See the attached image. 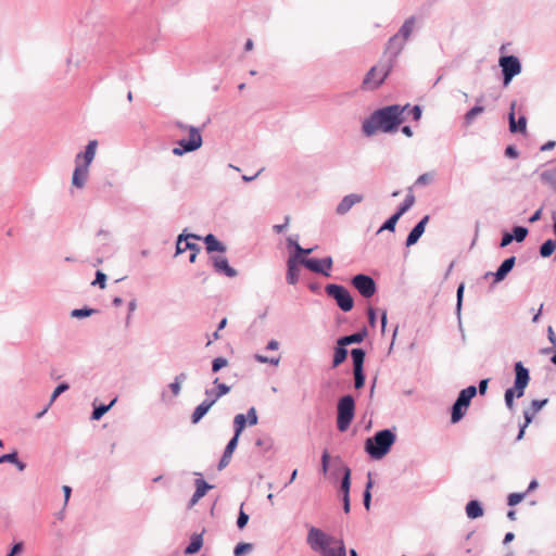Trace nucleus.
Instances as JSON below:
<instances>
[{"label": "nucleus", "instance_id": "f257e3e1", "mask_svg": "<svg viewBox=\"0 0 556 556\" xmlns=\"http://www.w3.org/2000/svg\"><path fill=\"white\" fill-rule=\"evenodd\" d=\"M407 106L392 104L372 112L368 118L363 122L362 130L367 136H374L377 131L391 132L396 130L405 119Z\"/></svg>", "mask_w": 556, "mask_h": 556}, {"label": "nucleus", "instance_id": "09e8293b", "mask_svg": "<svg viewBox=\"0 0 556 556\" xmlns=\"http://www.w3.org/2000/svg\"><path fill=\"white\" fill-rule=\"evenodd\" d=\"M353 375H354V388L356 390L362 389L365 386V380H366L364 370H353Z\"/></svg>", "mask_w": 556, "mask_h": 556}, {"label": "nucleus", "instance_id": "9b49d317", "mask_svg": "<svg viewBox=\"0 0 556 556\" xmlns=\"http://www.w3.org/2000/svg\"><path fill=\"white\" fill-rule=\"evenodd\" d=\"M352 285L365 299L371 298L377 291L375 280L365 274H358L354 276L352 278Z\"/></svg>", "mask_w": 556, "mask_h": 556}, {"label": "nucleus", "instance_id": "2eb2a0df", "mask_svg": "<svg viewBox=\"0 0 556 556\" xmlns=\"http://www.w3.org/2000/svg\"><path fill=\"white\" fill-rule=\"evenodd\" d=\"M515 264H516V257L510 256V257L506 258L500 265V267L497 268V270L495 273H492V271L485 273L484 278L486 279L489 277H493V283H498L506 278V276L514 268Z\"/></svg>", "mask_w": 556, "mask_h": 556}, {"label": "nucleus", "instance_id": "c03bdc74", "mask_svg": "<svg viewBox=\"0 0 556 556\" xmlns=\"http://www.w3.org/2000/svg\"><path fill=\"white\" fill-rule=\"evenodd\" d=\"M371 488H372V480H371V475L369 472L368 473V482L366 483V488H365L364 495H363L364 507L367 510H369L370 503H371V493H370Z\"/></svg>", "mask_w": 556, "mask_h": 556}, {"label": "nucleus", "instance_id": "5fc2aeb1", "mask_svg": "<svg viewBox=\"0 0 556 556\" xmlns=\"http://www.w3.org/2000/svg\"><path fill=\"white\" fill-rule=\"evenodd\" d=\"M526 495H527V492L510 493L507 497V504L509 506H515V505L519 504L525 498Z\"/></svg>", "mask_w": 556, "mask_h": 556}, {"label": "nucleus", "instance_id": "39448f33", "mask_svg": "<svg viewBox=\"0 0 556 556\" xmlns=\"http://www.w3.org/2000/svg\"><path fill=\"white\" fill-rule=\"evenodd\" d=\"M394 66L395 65L392 64V61H387V59L380 58L378 63L366 73L362 83V88L364 90L378 89L388 78Z\"/></svg>", "mask_w": 556, "mask_h": 556}, {"label": "nucleus", "instance_id": "b1692460", "mask_svg": "<svg viewBox=\"0 0 556 556\" xmlns=\"http://www.w3.org/2000/svg\"><path fill=\"white\" fill-rule=\"evenodd\" d=\"M299 264L300 258H296L295 256H290L287 261V281L290 285H295L299 281Z\"/></svg>", "mask_w": 556, "mask_h": 556}, {"label": "nucleus", "instance_id": "473e14b6", "mask_svg": "<svg viewBox=\"0 0 556 556\" xmlns=\"http://www.w3.org/2000/svg\"><path fill=\"white\" fill-rule=\"evenodd\" d=\"M366 353L363 349L357 348L351 351V357L353 362V370H364Z\"/></svg>", "mask_w": 556, "mask_h": 556}, {"label": "nucleus", "instance_id": "6e6552de", "mask_svg": "<svg viewBox=\"0 0 556 556\" xmlns=\"http://www.w3.org/2000/svg\"><path fill=\"white\" fill-rule=\"evenodd\" d=\"M476 394L477 388L475 386H469L459 392L456 401L452 406L451 420L453 424L458 422L465 416L466 410Z\"/></svg>", "mask_w": 556, "mask_h": 556}, {"label": "nucleus", "instance_id": "052dcab7", "mask_svg": "<svg viewBox=\"0 0 556 556\" xmlns=\"http://www.w3.org/2000/svg\"><path fill=\"white\" fill-rule=\"evenodd\" d=\"M137 309V300L134 298L128 302V314L126 317V326H129L131 321L132 313Z\"/></svg>", "mask_w": 556, "mask_h": 556}, {"label": "nucleus", "instance_id": "72a5a7b5", "mask_svg": "<svg viewBox=\"0 0 556 556\" xmlns=\"http://www.w3.org/2000/svg\"><path fill=\"white\" fill-rule=\"evenodd\" d=\"M542 182L556 191V167L547 168L540 174Z\"/></svg>", "mask_w": 556, "mask_h": 556}, {"label": "nucleus", "instance_id": "ddd939ff", "mask_svg": "<svg viewBox=\"0 0 556 556\" xmlns=\"http://www.w3.org/2000/svg\"><path fill=\"white\" fill-rule=\"evenodd\" d=\"M406 42L400 38L396 34L389 38L386 49L383 52L382 59H387V61H392V64H396L397 56L401 54L405 47Z\"/></svg>", "mask_w": 556, "mask_h": 556}, {"label": "nucleus", "instance_id": "c9c22d12", "mask_svg": "<svg viewBox=\"0 0 556 556\" xmlns=\"http://www.w3.org/2000/svg\"><path fill=\"white\" fill-rule=\"evenodd\" d=\"M247 422V417L244 414H238L233 418V437L235 439L240 438L242 431L244 430Z\"/></svg>", "mask_w": 556, "mask_h": 556}, {"label": "nucleus", "instance_id": "a18cd8bd", "mask_svg": "<svg viewBox=\"0 0 556 556\" xmlns=\"http://www.w3.org/2000/svg\"><path fill=\"white\" fill-rule=\"evenodd\" d=\"M253 549L252 543H239L236 545L233 549V556H243L248 553H250Z\"/></svg>", "mask_w": 556, "mask_h": 556}, {"label": "nucleus", "instance_id": "f704fd0d", "mask_svg": "<svg viewBox=\"0 0 556 556\" xmlns=\"http://www.w3.org/2000/svg\"><path fill=\"white\" fill-rule=\"evenodd\" d=\"M202 546H203L202 534L194 533L191 536V541H190L189 545L185 549V554H187V555L197 554L201 549Z\"/></svg>", "mask_w": 556, "mask_h": 556}, {"label": "nucleus", "instance_id": "8fccbe9b", "mask_svg": "<svg viewBox=\"0 0 556 556\" xmlns=\"http://www.w3.org/2000/svg\"><path fill=\"white\" fill-rule=\"evenodd\" d=\"M94 312H96V309L84 307V308L73 309L71 315H72V317H75V318H85V317L91 316Z\"/></svg>", "mask_w": 556, "mask_h": 556}, {"label": "nucleus", "instance_id": "393cba45", "mask_svg": "<svg viewBox=\"0 0 556 556\" xmlns=\"http://www.w3.org/2000/svg\"><path fill=\"white\" fill-rule=\"evenodd\" d=\"M238 441L239 440L235 438H231L229 440L217 465L218 470H223L225 467L228 466V464L231 460L232 454L238 445Z\"/></svg>", "mask_w": 556, "mask_h": 556}, {"label": "nucleus", "instance_id": "f8f14e48", "mask_svg": "<svg viewBox=\"0 0 556 556\" xmlns=\"http://www.w3.org/2000/svg\"><path fill=\"white\" fill-rule=\"evenodd\" d=\"M300 264L304 265L313 273L320 274L325 277H330V269L332 267L333 261L331 256H327L321 260L300 258Z\"/></svg>", "mask_w": 556, "mask_h": 556}, {"label": "nucleus", "instance_id": "7ed1b4c3", "mask_svg": "<svg viewBox=\"0 0 556 556\" xmlns=\"http://www.w3.org/2000/svg\"><path fill=\"white\" fill-rule=\"evenodd\" d=\"M395 440L396 435L392 430H380L366 440L365 451L372 459H381L389 453Z\"/></svg>", "mask_w": 556, "mask_h": 556}, {"label": "nucleus", "instance_id": "4d7b16f0", "mask_svg": "<svg viewBox=\"0 0 556 556\" xmlns=\"http://www.w3.org/2000/svg\"><path fill=\"white\" fill-rule=\"evenodd\" d=\"M245 417H247V422L249 426H255L258 421V417H257L255 407H250L248 409Z\"/></svg>", "mask_w": 556, "mask_h": 556}, {"label": "nucleus", "instance_id": "bf43d9fd", "mask_svg": "<svg viewBox=\"0 0 556 556\" xmlns=\"http://www.w3.org/2000/svg\"><path fill=\"white\" fill-rule=\"evenodd\" d=\"M105 282H106V275L104 273H102L101 270H98L96 273V279L92 282V285L93 286L98 285L101 289H104Z\"/></svg>", "mask_w": 556, "mask_h": 556}, {"label": "nucleus", "instance_id": "f03ea898", "mask_svg": "<svg viewBox=\"0 0 556 556\" xmlns=\"http://www.w3.org/2000/svg\"><path fill=\"white\" fill-rule=\"evenodd\" d=\"M307 543L313 551L319 552L323 556H346L343 540L331 536L315 527L308 530Z\"/></svg>", "mask_w": 556, "mask_h": 556}, {"label": "nucleus", "instance_id": "dca6fc26", "mask_svg": "<svg viewBox=\"0 0 556 556\" xmlns=\"http://www.w3.org/2000/svg\"><path fill=\"white\" fill-rule=\"evenodd\" d=\"M188 239L200 240L201 237L194 233H180L176 242V254H181L188 250L200 252V247L197 243L188 241Z\"/></svg>", "mask_w": 556, "mask_h": 556}, {"label": "nucleus", "instance_id": "e433bc0d", "mask_svg": "<svg viewBox=\"0 0 556 556\" xmlns=\"http://www.w3.org/2000/svg\"><path fill=\"white\" fill-rule=\"evenodd\" d=\"M343 477L341 480V492L342 496H350V488H351V469L348 466H343Z\"/></svg>", "mask_w": 556, "mask_h": 556}, {"label": "nucleus", "instance_id": "a211bd4d", "mask_svg": "<svg viewBox=\"0 0 556 556\" xmlns=\"http://www.w3.org/2000/svg\"><path fill=\"white\" fill-rule=\"evenodd\" d=\"M98 141L97 140H90L84 152H79L75 156V164L85 166L89 168L90 164L94 160L96 152H97Z\"/></svg>", "mask_w": 556, "mask_h": 556}, {"label": "nucleus", "instance_id": "4c0bfd02", "mask_svg": "<svg viewBox=\"0 0 556 556\" xmlns=\"http://www.w3.org/2000/svg\"><path fill=\"white\" fill-rule=\"evenodd\" d=\"M116 399H113L110 404L108 405H99V406H96L92 410V414H91V419L92 420H100L102 418V416L108 413L112 406L116 403Z\"/></svg>", "mask_w": 556, "mask_h": 556}, {"label": "nucleus", "instance_id": "c85d7f7f", "mask_svg": "<svg viewBox=\"0 0 556 556\" xmlns=\"http://www.w3.org/2000/svg\"><path fill=\"white\" fill-rule=\"evenodd\" d=\"M367 336L366 328H363L361 331H357L355 333H352L350 336L341 337L338 340V345H350L353 343H361L364 341L365 337Z\"/></svg>", "mask_w": 556, "mask_h": 556}, {"label": "nucleus", "instance_id": "423d86ee", "mask_svg": "<svg viewBox=\"0 0 556 556\" xmlns=\"http://www.w3.org/2000/svg\"><path fill=\"white\" fill-rule=\"evenodd\" d=\"M176 126L180 130H184V131L187 130L189 132V138L178 140V142H177L178 146L173 149L174 155L181 156L185 153L193 152L202 147V143H203L202 136L200 134V130L197 127L186 125L181 122H177Z\"/></svg>", "mask_w": 556, "mask_h": 556}, {"label": "nucleus", "instance_id": "1a4fd4ad", "mask_svg": "<svg viewBox=\"0 0 556 556\" xmlns=\"http://www.w3.org/2000/svg\"><path fill=\"white\" fill-rule=\"evenodd\" d=\"M326 293L332 298L337 305L343 311V312H350L354 306V301L346 288L340 285L330 283L327 285Z\"/></svg>", "mask_w": 556, "mask_h": 556}, {"label": "nucleus", "instance_id": "f3484780", "mask_svg": "<svg viewBox=\"0 0 556 556\" xmlns=\"http://www.w3.org/2000/svg\"><path fill=\"white\" fill-rule=\"evenodd\" d=\"M98 141L97 140H90L84 152H79L75 156V164L85 166L89 168L90 164L94 160L96 152H97Z\"/></svg>", "mask_w": 556, "mask_h": 556}, {"label": "nucleus", "instance_id": "a19ab883", "mask_svg": "<svg viewBox=\"0 0 556 556\" xmlns=\"http://www.w3.org/2000/svg\"><path fill=\"white\" fill-rule=\"evenodd\" d=\"M555 249H556V238L548 239L540 247V254L542 257H548L553 254Z\"/></svg>", "mask_w": 556, "mask_h": 556}, {"label": "nucleus", "instance_id": "774afa93", "mask_svg": "<svg viewBox=\"0 0 556 556\" xmlns=\"http://www.w3.org/2000/svg\"><path fill=\"white\" fill-rule=\"evenodd\" d=\"M24 548V545L22 542H18L13 545L11 552L7 556H15L16 554H20Z\"/></svg>", "mask_w": 556, "mask_h": 556}, {"label": "nucleus", "instance_id": "58836bf2", "mask_svg": "<svg viewBox=\"0 0 556 556\" xmlns=\"http://www.w3.org/2000/svg\"><path fill=\"white\" fill-rule=\"evenodd\" d=\"M415 204V195L412 193V190L406 194L403 203L397 207L396 214L400 216L404 215L413 205Z\"/></svg>", "mask_w": 556, "mask_h": 556}, {"label": "nucleus", "instance_id": "3c124183", "mask_svg": "<svg viewBox=\"0 0 556 556\" xmlns=\"http://www.w3.org/2000/svg\"><path fill=\"white\" fill-rule=\"evenodd\" d=\"M405 106H407L405 114L412 116L414 121H418L421 117V108L419 105L410 106L406 104Z\"/></svg>", "mask_w": 556, "mask_h": 556}, {"label": "nucleus", "instance_id": "603ef678", "mask_svg": "<svg viewBox=\"0 0 556 556\" xmlns=\"http://www.w3.org/2000/svg\"><path fill=\"white\" fill-rule=\"evenodd\" d=\"M464 289H465V286L464 283H460L457 288V292H456V298H457V303H456V313L458 315V319L460 320V311H462V303H463V295H464Z\"/></svg>", "mask_w": 556, "mask_h": 556}, {"label": "nucleus", "instance_id": "2f4dec72", "mask_svg": "<svg viewBox=\"0 0 556 556\" xmlns=\"http://www.w3.org/2000/svg\"><path fill=\"white\" fill-rule=\"evenodd\" d=\"M212 405L206 400H204L201 404H199L192 415H191V422L193 425L198 424L211 409Z\"/></svg>", "mask_w": 556, "mask_h": 556}, {"label": "nucleus", "instance_id": "680f3d73", "mask_svg": "<svg viewBox=\"0 0 556 556\" xmlns=\"http://www.w3.org/2000/svg\"><path fill=\"white\" fill-rule=\"evenodd\" d=\"M249 521V515L245 514L242 509H240L238 519H237V526L239 529H243Z\"/></svg>", "mask_w": 556, "mask_h": 556}, {"label": "nucleus", "instance_id": "864d4df0", "mask_svg": "<svg viewBox=\"0 0 556 556\" xmlns=\"http://www.w3.org/2000/svg\"><path fill=\"white\" fill-rule=\"evenodd\" d=\"M228 365V359L225 357H216L212 362V371L217 372L222 368L226 367Z\"/></svg>", "mask_w": 556, "mask_h": 556}, {"label": "nucleus", "instance_id": "5701e85b", "mask_svg": "<svg viewBox=\"0 0 556 556\" xmlns=\"http://www.w3.org/2000/svg\"><path fill=\"white\" fill-rule=\"evenodd\" d=\"M89 176V168L75 164V168L72 176V185L77 189H83L87 182Z\"/></svg>", "mask_w": 556, "mask_h": 556}, {"label": "nucleus", "instance_id": "7c9ffc66", "mask_svg": "<svg viewBox=\"0 0 556 556\" xmlns=\"http://www.w3.org/2000/svg\"><path fill=\"white\" fill-rule=\"evenodd\" d=\"M466 515L470 519H477L483 516V508L479 501L472 500L466 505Z\"/></svg>", "mask_w": 556, "mask_h": 556}, {"label": "nucleus", "instance_id": "20e7f679", "mask_svg": "<svg viewBox=\"0 0 556 556\" xmlns=\"http://www.w3.org/2000/svg\"><path fill=\"white\" fill-rule=\"evenodd\" d=\"M515 380L514 388H509L505 391L504 399L507 408L513 409L514 397H521L525 394V390L530 381V372L522 362H516L514 365Z\"/></svg>", "mask_w": 556, "mask_h": 556}, {"label": "nucleus", "instance_id": "412c9836", "mask_svg": "<svg viewBox=\"0 0 556 556\" xmlns=\"http://www.w3.org/2000/svg\"><path fill=\"white\" fill-rule=\"evenodd\" d=\"M428 222H429V215H426L410 230V232L408 233V236L406 238V242H405L407 248H409L418 242V240L425 232L426 225L428 224Z\"/></svg>", "mask_w": 556, "mask_h": 556}, {"label": "nucleus", "instance_id": "6e6d98bb", "mask_svg": "<svg viewBox=\"0 0 556 556\" xmlns=\"http://www.w3.org/2000/svg\"><path fill=\"white\" fill-rule=\"evenodd\" d=\"M255 445L264 448L265 451H268L273 446V441L269 437L257 438L255 441Z\"/></svg>", "mask_w": 556, "mask_h": 556}, {"label": "nucleus", "instance_id": "ea45409f", "mask_svg": "<svg viewBox=\"0 0 556 556\" xmlns=\"http://www.w3.org/2000/svg\"><path fill=\"white\" fill-rule=\"evenodd\" d=\"M348 355V350L345 349V345H338L334 348V354H333V361L332 366L337 367L340 364H342Z\"/></svg>", "mask_w": 556, "mask_h": 556}, {"label": "nucleus", "instance_id": "338daca9", "mask_svg": "<svg viewBox=\"0 0 556 556\" xmlns=\"http://www.w3.org/2000/svg\"><path fill=\"white\" fill-rule=\"evenodd\" d=\"M513 240H514L513 235L510 232H505L502 237L500 247L505 248V247L509 245L513 242Z\"/></svg>", "mask_w": 556, "mask_h": 556}, {"label": "nucleus", "instance_id": "69168bd1", "mask_svg": "<svg viewBox=\"0 0 556 556\" xmlns=\"http://www.w3.org/2000/svg\"><path fill=\"white\" fill-rule=\"evenodd\" d=\"M168 388L174 396H178L181 392V384L178 381H173L168 384Z\"/></svg>", "mask_w": 556, "mask_h": 556}, {"label": "nucleus", "instance_id": "0eeeda50", "mask_svg": "<svg viewBox=\"0 0 556 556\" xmlns=\"http://www.w3.org/2000/svg\"><path fill=\"white\" fill-rule=\"evenodd\" d=\"M355 416V400L351 394L343 395L337 404V427L341 432L349 429Z\"/></svg>", "mask_w": 556, "mask_h": 556}, {"label": "nucleus", "instance_id": "c756f323", "mask_svg": "<svg viewBox=\"0 0 556 556\" xmlns=\"http://www.w3.org/2000/svg\"><path fill=\"white\" fill-rule=\"evenodd\" d=\"M547 402H548L547 399H544V400H533L531 402L530 409H526L523 412V416H525V419H527V424H530L532 421V419L535 416V414L540 409H542L547 404Z\"/></svg>", "mask_w": 556, "mask_h": 556}, {"label": "nucleus", "instance_id": "cd10ccee", "mask_svg": "<svg viewBox=\"0 0 556 556\" xmlns=\"http://www.w3.org/2000/svg\"><path fill=\"white\" fill-rule=\"evenodd\" d=\"M204 243L206 244V251L212 252H226V247L222 243L213 233H208L204 237Z\"/></svg>", "mask_w": 556, "mask_h": 556}, {"label": "nucleus", "instance_id": "9d476101", "mask_svg": "<svg viewBox=\"0 0 556 556\" xmlns=\"http://www.w3.org/2000/svg\"><path fill=\"white\" fill-rule=\"evenodd\" d=\"M502 70L503 85L506 87L513 78L521 73L522 66L520 60L516 55H504L498 60Z\"/></svg>", "mask_w": 556, "mask_h": 556}, {"label": "nucleus", "instance_id": "4be33fe9", "mask_svg": "<svg viewBox=\"0 0 556 556\" xmlns=\"http://www.w3.org/2000/svg\"><path fill=\"white\" fill-rule=\"evenodd\" d=\"M516 101H513L510 104V112L508 114V121H509V131L515 132H525L527 128V118L526 116L521 115L518 121L515 119V109H516Z\"/></svg>", "mask_w": 556, "mask_h": 556}, {"label": "nucleus", "instance_id": "a878e982", "mask_svg": "<svg viewBox=\"0 0 556 556\" xmlns=\"http://www.w3.org/2000/svg\"><path fill=\"white\" fill-rule=\"evenodd\" d=\"M213 485L208 484L203 479H197L195 480V491L190 500V506H193L197 504L208 490H211Z\"/></svg>", "mask_w": 556, "mask_h": 556}, {"label": "nucleus", "instance_id": "e2e57ef3", "mask_svg": "<svg viewBox=\"0 0 556 556\" xmlns=\"http://www.w3.org/2000/svg\"><path fill=\"white\" fill-rule=\"evenodd\" d=\"M17 452H12L8 454H3L0 456V465L4 463L13 464L16 462Z\"/></svg>", "mask_w": 556, "mask_h": 556}, {"label": "nucleus", "instance_id": "de8ad7c7", "mask_svg": "<svg viewBox=\"0 0 556 556\" xmlns=\"http://www.w3.org/2000/svg\"><path fill=\"white\" fill-rule=\"evenodd\" d=\"M70 388V386L66 383V382H63V383H60L52 392L51 396H50V400H49V405H52L55 400L58 399V396H60L63 392L67 391Z\"/></svg>", "mask_w": 556, "mask_h": 556}, {"label": "nucleus", "instance_id": "aec40b11", "mask_svg": "<svg viewBox=\"0 0 556 556\" xmlns=\"http://www.w3.org/2000/svg\"><path fill=\"white\" fill-rule=\"evenodd\" d=\"M211 261L216 273L224 274L229 278L237 276V270L229 265L225 256H212Z\"/></svg>", "mask_w": 556, "mask_h": 556}, {"label": "nucleus", "instance_id": "37998d69", "mask_svg": "<svg viewBox=\"0 0 556 556\" xmlns=\"http://www.w3.org/2000/svg\"><path fill=\"white\" fill-rule=\"evenodd\" d=\"M401 218V216L396 213H394L393 215H391L386 222L384 224L379 228L378 230V233L384 231V230H389V231H394L395 229V226H396V223L397 220Z\"/></svg>", "mask_w": 556, "mask_h": 556}, {"label": "nucleus", "instance_id": "79ce46f5", "mask_svg": "<svg viewBox=\"0 0 556 556\" xmlns=\"http://www.w3.org/2000/svg\"><path fill=\"white\" fill-rule=\"evenodd\" d=\"M483 112L484 106L475 105L473 108H471L464 116L466 125L469 126L473 122V119Z\"/></svg>", "mask_w": 556, "mask_h": 556}, {"label": "nucleus", "instance_id": "0e129e2a", "mask_svg": "<svg viewBox=\"0 0 556 556\" xmlns=\"http://www.w3.org/2000/svg\"><path fill=\"white\" fill-rule=\"evenodd\" d=\"M329 453L328 451H324L323 455H321V470L324 473H327L328 471V466H329Z\"/></svg>", "mask_w": 556, "mask_h": 556}, {"label": "nucleus", "instance_id": "bb28decb", "mask_svg": "<svg viewBox=\"0 0 556 556\" xmlns=\"http://www.w3.org/2000/svg\"><path fill=\"white\" fill-rule=\"evenodd\" d=\"M415 24H416V17L409 16L408 18H406L404 21V23L400 27L399 31L396 33V35L400 36V38H402L405 42H407V40L410 38V36L414 31Z\"/></svg>", "mask_w": 556, "mask_h": 556}, {"label": "nucleus", "instance_id": "49530a36", "mask_svg": "<svg viewBox=\"0 0 556 556\" xmlns=\"http://www.w3.org/2000/svg\"><path fill=\"white\" fill-rule=\"evenodd\" d=\"M528 229L526 227H522V226H516L513 228V237H514V240H516L517 242H522L527 235H528Z\"/></svg>", "mask_w": 556, "mask_h": 556}, {"label": "nucleus", "instance_id": "4468645a", "mask_svg": "<svg viewBox=\"0 0 556 556\" xmlns=\"http://www.w3.org/2000/svg\"><path fill=\"white\" fill-rule=\"evenodd\" d=\"M213 384L216 387L215 389H205V400L211 403L213 406L220 397L228 394L231 390L230 386H227L226 383H223L219 381V378L216 377L213 380Z\"/></svg>", "mask_w": 556, "mask_h": 556}, {"label": "nucleus", "instance_id": "6ab92c4d", "mask_svg": "<svg viewBox=\"0 0 556 556\" xmlns=\"http://www.w3.org/2000/svg\"><path fill=\"white\" fill-rule=\"evenodd\" d=\"M363 200L364 197L359 193L346 194L337 205L336 213L338 215H345L355 204L361 203Z\"/></svg>", "mask_w": 556, "mask_h": 556}, {"label": "nucleus", "instance_id": "13d9d810", "mask_svg": "<svg viewBox=\"0 0 556 556\" xmlns=\"http://www.w3.org/2000/svg\"><path fill=\"white\" fill-rule=\"evenodd\" d=\"M433 180V175L431 173H425V174H421L417 179H416V185L417 186H426L428 184H430L431 181Z\"/></svg>", "mask_w": 556, "mask_h": 556}]
</instances>
